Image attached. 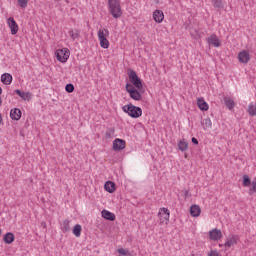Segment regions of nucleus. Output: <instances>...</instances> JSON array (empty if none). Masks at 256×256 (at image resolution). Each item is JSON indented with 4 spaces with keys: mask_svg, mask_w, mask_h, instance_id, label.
Masks as SVG:
<instances>
[{
    "mask_svg": "<svg viewBox=\"0 0 256 256\" xmlns=\"http://www.w3.org/2000/svg\"><path fill=\"white\" fill-rule=\"evenodd\" d=\"M108 11L114 19H119L123 15L121 2L119 0H108Z\"/></svg>",
    "mask_w": 256,
    "mask_h": 256,
    "instance_id": "1",
    "label": "nucleus"
},
{
    "mask_svg": "<svg viewBox=\"0 0 256 256\" xmlns=\"http://www.w3.org/2000/svg\"><path fill=\"white\" fill-rule=\"evenodd\" d=\"M122 110L124 113H127L129 117H132V119H139V117L143 115V110L141 107L135 106L133 104L124 105Z\"/></svg>",
    "mask_w": 256,
    "mask_h": 256,
    "instance_id": "2",
    "label": "nucleus"
},
{
    "mask_svg": "<svg viewBox=\"0 0 256 256\" xmlns=\"http://www.w3.org/2000/svg\"><path fill=\"white\" fill-rule=\"evenodd\" d=\"M128 78L130 81V85L138 89V91H141V89H143V82L141 81V78H139L135 70L133 69L128 70Z\"/></svg>",
    "mask_w": 256,
    "mask_h": 256,
    "instance_id": "3",
    "label": "nucleus"
},
{
    "mask_svg": "<svg viewBox=\"0 0 256 256\" xmlns=\"http://www.w3.org/2000/svg\"><path fill=\"white\" fill-rule=\"evenodd\" d=\"M109 37V30L108 29H100L98 31V39L100 42V47L102 49H109V40L107 39Z\"/></svg>",
    "mask_w": 256,
    "mask_h": 256,
    "instance_id": "4",
    "label": "nucleus"
},
{
    "mask_svg": "<svg viewBox=\"0 0 256 256\" xmlns=\"http://www.w3.org/2000/svg\"><path fill=\"white\" fill-rule=\"evenodd\" d=\"M126 91L129 93L130 99L134 101H141V99H143L141 90L134 88L131 83H126Z\"/></svg>",
    "mask_w": 256,
    "mask_h": 256,
    "instance_id": "5",
    "label": "nucleus"
},
{
    "mask_svg": "<svg viewBox=\"0 0 256 256\" xmlns=\"http://www.w3.org/2000/svg\"><path fill=\"white\" fill-rule=\"evenodd\" d=\"M70 55L71 52L67 48L58 49L56 51V58L57 61H60V63H67Z\"/></svg>",
    "mask_w": 256,
    "mask_h": 256,
    "instance_id": "6",
    "label": "nucleus"
},
{
    "mask_svg": "<svg viewBox=\"0 0 256 256\" xmlns=\"http://www.w3.org/2000/svg\"><path fill=\"white\" fill-rule=\"evenodd\" d=\"M239 243V235H230L226 242L224 243V247H227V249H230V247H233V245H237Z\"/></svg>",
    "mask_w": 256,
    "mask_h": 256,
    "instance_id": "7",
    "label": "nucleus"
},
{
    "mask_svg": "<svg viewBox=\"0 0 256 256\" xmlns=\"http://www.w3.org/2000/svg\"><path fill=\"white\" fill-rule=\"evenodd\" d=\"M238 60L240 61V63H244V64L249 63V61H251V55L249 54V51L242 50L241 52H239Z\"/></svg>",
    "mask_w": 256,
    "mask_h": 256,
    "instance_id": "8",
    "label": "nucleus"
},
{
    "mask_svg": "<svg viewBox=\"0 0 256 256\" xmlns=\"http://www.w3.org/2000/svg\"><path fill=\"white\" fill-rule=\"evenodd\" d=\"M209 237L211 241H219V239L223 238V233L221 230L214 228L209 232Z\"/></svg>",
    "mask_w": 256,
    "mask_h": 256,
    "instance_id": "9",
    "label": "nucleus"
},
{
    "mask_svg": "<svg viewBox=\"0 0 256 256\" xmlns=\"http://www.w3.org/2000/svg\"><path fill=\"white\" fill-rule=\"evenodd\" d=\"M171 215V212L167 208H160L158 216L160 217L161 223H164L165 221H169V217Z\"/></svg>",
    "mask_w": 256,
    "mask_h": 256,
    "instance_id": "10",
    "label": "nucleus"
},
{
    "mask_svg": "<svg viewBox=\"0 0 256 256\" xmlns=\"http://www.w3.org/2000/svg\"><path fill=\"white\" fill-rule=\"evenodd\" d=\"M206 41L208 45H213V47H221V42L219 41V38L216 34L210 35V37H208Z\"/></svg>",
    "mask_w": 256,
    "mask_h": 256,
    "instance_id": "11",
    "label": "nucleus"
},
{
    "mask_svg": "<svg viewBox=\"0 0 256 256\" xmlns=\"http://www.w3.org/2000/svg\"><path fill=\"white\" fill-rule=\"evenodd\" d=\"M113 149L114 151H123L125 149V140L123 139H115L113 141Z\"/></svg>",
    "mask_w": 256,
    "mask_h": 256,
    "instance_id": "12",
    "label": "nucleus"
},
{
    "mask_svg": "<svg viewBox=\"0 0 256 256\" xmlns=\"http://www.w3.org/2000/svg\"><path fill=\"white\" fill-rule=\"evenodd\" d=\"M8 25L11 29V33L13 35H17V32L19 31V25H17V22L15 19H13V17L8 18Z\"/></svg>",
    "mask_w": 256,
    "mask_h": 256,
    "instance_id": "13",
    "label": "nucleus"
},
{
    "mask_svg": "<svg viewBox=\"0 0 256 256\" xmlns=\"http://www.w3.org/2000/svg\"><path fill=\"white\" fill-rule=\"evenodd\" d=\"M153 19L156 23H163V19H165V14L161 10H155L153 12Z\"/></svg>",
    "mask_w": 256,
    "mask_h": 256,
    "instance_id": "14",
    "label": "nucleus"
},
{
    "mask_svg": "<svg viewBox=\"0 0 256 256\" xmlns=\"http://www.w3.org/2000/svg\"><path fill=\"white\" fill-rule=\"evenodd\" d=\"M22 112L19 108H14L10 111V117L13 121H19L21 119Z\"/></svg>",
    "mask_w": 256,
    "mask_h": 256,
    "instance_id": "15",
    "label": "nucleus"
},
{
    "mask_svg": "<svg viewBox=\"0 0 256 256\" xmlns=\"http://www.w3.org/2000/svg\"><path fill=\"white\" fill-rule=\"evenodd\" d=\"M16 95L20 96L23 101H31L30 92H23L19 89L15 90Z\"/></svg>",
    "mask_w": 256,
    "mask_h": 256,
    "instance_id": "16",
    "label": "nucleus"
},
{
    "mask_svg": "<svg viewBox=\"0 0 256 256\" xmlns=\"http://www.w3.org/2000/svg\"><path fill=\"white\" fill-rule=\"evenodd\" d=\"M1 81L4 85H11L13 83V76L9 73H4L1 76Z\"/></svg>",
    "mask_w": 256,
    "mask_h": 256,
    "instance_id": "17",
    "label": "nucleus"
},
{
    "mask_svg": "<svg viewBox=\"0 0 256 256\" xmlns=\"http://www.w3.org/2000/svg\"><path fill=\"white\" fill-rule=\"evenodd\" d=\"M190 215L192 217H199V215H201V207L197 204L192 205L190 207Z\"/></svg>",
    "mask_w": 256,
    "mask_h": 256,
    "instance_id": "18",
    "label": "nucleus"
},
{
    "mask_svg": "<svg viewBox=\"0 0 256 256\" xmlns=\"http://www.w3.org/2000/svg\"><path fill=\"white\" fill-rule=\"evenodd\" d=\"M3 241L6 245H11V243L15 241V234H13V232L6 233L3 237Z\"/></svg>",
    "mask_w": 256,
    "mask_h": 256,
    "instance_id": "19",
    "label": "nucleus"
},
{
    "mask_svg": "<svg viewBox=\"0 0 256 256\" xmlns=\"http://www.w3.org/2000/svg\"><path fill=\"white\" fill-rule=\"evenodd\" d=\"M101 215L107 221H115V215L109 210H102Z\"/></svg>",
    "mask_w": 256,
    "mask_h": 256,
    "instance_id": "20",
    "label": "nucleus"
},
{
    "mask_svg": "<svg viewBox=\"0 0 256 256\" xmlns=\"http://www.w3.org/2000/svg\"><path fill=\"white\" fill-rule=\"evenodd\" d=\"M197 105L201 111H209V104L203 98L198 99Z\"/></svg>",
    "mask_w": 256,
    "mask_h": 256,
    "instance_id": "21",
    "label": "nucleus"
},
{
    "mask_svg": "<svg viewBox=\"0 0 256 256\" xmlns=\"http://www.w3.org/2000/svg\"><path fill=\"white\" fill-rule=\"evenodd\" d=\"M247 112L250 115V117H256V103L255 102H251L248 105Z\"/></svg>",
    "mask_w": 256,
    "mask_h": 256,
    "instance_id": "22",
    "label": "nucleus"
},
{
    "mask_svg": "<svg viewBox=\"0 0 256 256\" xmlns=\"http://www.w3.org/2000/svg\"><path fill=\"white\" fill-rule=\"evenodd\" d=\"M104 189L108 193H115V183L111 181L106 182L104 185Z\"/></svg>",
    "mask_w": 256,
    "mask_h": 256,
    "instance_id": "23",
    "label": "nucleus"
},
{
    "mask_svg": "<svg viewBox=\"0 0 256 256\" xmlns=\"http://www.w3.org/2000/svg\"><path fill=\"white\" fill-rule=\"evenodd\" d=\"M178 148L180 151H187V149H189V144L185 140H180L178 142Z\"/></svg>",
    "mask_w": 256,
    "mask_h": 256,
    "instance_id": "24",
    "label": "nucleus"
},
{
    "mask_svg": "<svg viewBox=\"0 0 256 256\" xmlns=\"http://www.w3.org/2000/svg\"><path fill=\"white\" fill-rule=\"evenodd\" d=\"M69 223H71L69 220L63 221V224L61 227L63 233H69V231H71V226L69 225Z\"/></svg>",
    "mask_w": 256,
    "mask_h": 256,
    "instance_id": "25",
    "label": "nucleus"
},
{
    "mask_svg": "<svg viewBox=\"0 0 256 256\" xmlns=\"http://www.w3.org/2000/svg\"><path fill=\"white\" fill-rule=\"evenodd\" d=\"M81 231H82L81 224H76L72 230V233L73 235H75V237H81Z\"/></svg>",
    "mask_w": 256,
    "mask_h": 256,
    "instance_id": "26",
    "label": "nucleus"
},
{
    "mask_svg": "<svg viewBox=\"0 0 256 256\" xmlns=\"http://www.w3.org/2000/svg\"><path fill=\"white\" fill-rule=\"evenodd\" d=\"M224 103L228 109H233L235 107V101L231 98H224Z\"/></svg>",
    "mask_w": 256,
    "mask_h": 256,
    "instance_id": "27",
    "label": "nucleus"
},
{
    "mask_svg": "<svg viewBox=\"0 0 256 256\" xmlns=\"http://www.w3.org/2000/svg\"><path fill=\"white\" fill-rule=\"evenodd\" d=\"M202 125L204 129H211L213 122H211V118H206L202 120Z\"/></svg>",
    "mask_w": 256,
    "mask_h": 256,
    "instance_id": "28",
    "label": "nucleus"
},
{
    "mask_svg": "<svg viewBox=\"0 0 256 256\" xmlns=\"http://www.w3.org/2000/svg\"><path fill=\"white\" fill-rule=\"evenodd\" d=\"M69 35L72 39V41H75V39H79L80 35H79V30H69Z\"/></svg>",
    "mask_w": 256,
    "mask_h": 256,
    "instance_id": "29",
    "label": "nucleus"
},
{
    "mask_svg": "<svg viewBox=\"0 0 256 256\" xmlns=\"http://www.w3.org/2000/svg\"><path fill=\"white\" fill-rule=\"evenodd\" d=\"M212 4L216 9H223V0H212Z\"/></svg>",
    "mask_w": 256,
    "mask_h": 256,
    "instance_id": "30",
    "label": "nucleus"
},
{
    "mask_svg": "<svg viewBox=\"0 0 256 256\" xmlns=\"http://www.w3.org/2000/svg\"><path fill=\"white\" fill-rule=\"evenodd\" d=\"M251 178L248 175L243 176V187H249L251 185Z\"/></svg>",
    "mask_w": 256,
    "mask_h": 256,
    "instance_id": "31",
    "label": "nucleus"
},
{
    "mask_svg": "<svg viewBox=\"0 0 256 256\" xmlns=\"http://www.w3.org/2000/svg\"><path fill=\"white\" fill-rule=\"evenodd\" d=\"M250 185L251 187L249 189V195H253V193H256V178L253 179Z\"/></svg>",
    "mask_w": 256,
    "mask_h": 256,
    "instance_id": "32",
    "label": "nucleus"
},
{
    "mask_svg": "<svg viewBox=\"0 0 256 256\" xmlns=\"http://www.w3.org/2000/svg\"><path fill=\"white\" fill-rule=\"evenodd\" d=\"M105 135H106L107 139H111L113 137V135H115V129L114 128L108 129L106 131Z\"/></svg>",
    "mask_w": 256,
    "mask_h": 256,
    "instance_id": "33",
    "label": "nucleus"
},
{
    "mask_svg": "<svg viewBox=\"0 0 256 256\" xmlns=\"http://www.w3.org/2000/svg\"><path fill=\"white\" fill-rule=\"evenodd\" d=\"M66 93H73L75 91V86L73 84H67L65 86Z\"/></svg>",
    "mask_w": 256,
    "mask_h": 256,
    "instance_id": "34",
    "label": "nucleus"
},
{
    "mask_svg": "<svg viewBox=\"0 0 256 256\" xmlns=\"http://www.w3.org/2000/svg\"><path fill=\"white\" fill-rule=\"evenodd\" d=\"M18 3L22 9H25V7H27V3H29V0H18Z\"/></svg>",
    "mask_w": 256,
    "mask_h": 256,
    "instance_id": "35",
    "label": "nucleus"
},
{
    "mask_svg": "<svg viewBox=\"0 0 256 256\" xmlns=\"http://www.w3.org/2000/svg\"><path fill=\"white\" fill-rule=\"evenodd\" d=\"M191 36L194 37L195 39H201V35L197 30H195L194 32H191Z\"/></svg>",
    "mask_w": 256,
    "mask_h": 256,
    "instance_id": "36",
    "label": "nucleus"
},
{
    "mask_svg": "<svg viewBox=\"0 0 256 256\" xmlns=\"http://www.w3.org/2000/svg\"><path fill=\"white\" fill-rule=\"evenodd\" d=\"M118 253H119V255L125 256V255H127V253H129V251H127V250L124 249V248H119V249H118Z\"/></svg>",
    "mask_w": 256,
    "mask_h": 256,
    "instance_id": "37",
    "label": "nucleus"
},
{
    "mask_svg": "<svg viewBox=\"0 0 256 256\" xmlns=\"http://www.w3.org/2000/svg\"><path fill=\"white\" fill-rule=\"evenodd\" d=\"M208 256H219V252H217V250H211Z\"/></svg>",
    "mask_w": 256,
    "mask_h": 256,
    "instance_id": "38",
    "label": "nucleus"
},
{
    "mask_svg": "<svg viewBox=\"0 0 256 256\" xmlns=\"http://www.w3.org/2000/svg\"><path fill=\"white\" fill-rule=\"evenodd\" d=\"M192 143L193 145H199V140H197L195 137H192Z\"/></svg>",
    "mask_w": 256,
    "mask_h": 256,
    "instance_id": "39",
    "label": "nucleus"
},
{
    "mask_svg": "<svg viewBox=\"0 0 256 256\" xmlns=\"http://www.w3.org/2000/svg\"><path fill=\"white\" fill-rule=\"evenodd\" d=\"M184 197H189V190L184 191Z\"/></svg>",
    "mask_w": 256,
    "mask_h": 256,
    "instance_id": "40",
    "label": "nucleus"
},
{
    "mask_svg": "<svg viewBox=\"0 0 256 256\" xmlns=\"http://www.w3.org/2000/svg\"><path fill=\"white\" fill-rule=\"evenodd\" d=\"M3 93V89L0 87V95Z\"/></svg>",
    "mask_w": 256,
    "mask_h": 256,
    "instance_id": "41",
    "label": "nucleus"
},
{
    "mask_svg": "<svg viewBox=\"0 0 256 256\" xmlns=\"http://www.w3.org/2000/svg\"><path fill=\"white\" fill-rule=\"evenodd\" d=\"M3 104V100L0 98V105H2Z\"/></svg>",
    "mask_w": 256,
    "mask_h": 256,
    "instance_id": "42",
    "label": "nucleus"
},
{
    "mask_svg": "<svg viewBox=\"0 0 256 256\" xmlns=\"http://www.w3.org/2000/svg\"><path fill=\"white\" fill-rule=\"evenodd\" d=\"M1 121H3V118L1 117V114H0V124H1Z\"/></svg>",
    "mask_w": 256,
    "mask_h": 256,
    "instance_id": "43",
    "label": "nucleus"
}]
</instances>
